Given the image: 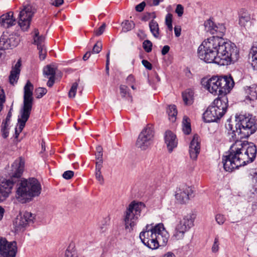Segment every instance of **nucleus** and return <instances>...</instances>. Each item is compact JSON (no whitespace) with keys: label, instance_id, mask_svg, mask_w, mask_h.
Masks as SVG:
<instances>
[{"label":"nucleus","instance_id":"52","mask_svg":"<svg viewBox=\"0 0 257 257\" xmlns=\"http://www.w3.org/2000/svg\"><path fill=\"white\" fill-rule=\"evenodd\" d=\"M106 27V25L105 23H103L98 29H97L95 31V34L96 36H100L101 35L103 32Z\"/></svg>","mask_w":257,"mask_h":257},{"label":"nucleus","instance_id":"12","mask_svg":"<svg viewBox=\"0 0 257 257\" xmlns=\"http://www.w3.org/2000/svg\"><path fill=\"white\" fill-rule=\"evenodd\" d=\"M202 86L209 92L214 95H219V77L213 76L209 79L203 78L202 79Z\"/></svg>","mask_w":257,"mask_h":257},{"label":"nucleus","instance_id":"50","mask_svg":"<svg viewBox=\"0 0 257 257\" xmlns=\"http://www.w3.org/2000/svg\"><path fill=\"white\" fill-rule=\"evenodd\" d=\"M74 176V172L72 171H66L63 174V177L67 180L71 179Z\"/></svg>","mask_w":257,"mask_h":257},{"label":"nucleus","instance_id":"25","mask_svg":"<svg viewBox=\"0 0 257 257\" xmlns=\"http://www.w3.org/2000/svg\"><path fill=\"white\" fill-rule=\"evenodd\" d=\"M32 109L22 108L21 110V118L18 119L19 123V127L17 128L19 132H21L25 126L26 122L28 120Z\"/></svg>","mask_w":257,"mask_h":257},{"label":"nucleus","instance_id":"54","mask_svg":"<svg viewBox=\"0 0 257 257\" xmlns=\"http://www.w3.org/2000/svg\"><path fill=\"white\" fill-rule=\"evenodd\" d=\"M253 182H257V168L253 169L250 173Z\"/></svg>","mask_w":257,"mask_h":257},{"label":"nucleus","instance_id":"22","mask_svg":"<svg viewBox=\"0 0 257 257\" xmlns=\"http://www.w3.org/2000/svg\"><path fill=\"white\" fill-rule=\"evenodd\" d=\"M165 141L170 153L172 152L173 149L177 146L178 142L176 136L170 131L166 132Z\"/></svg>","mask_w":257,"mask_h":257},{"label":"nucleus","instance_id":"40","mask_svg":"<svg viewBox=\"0 0 257 257\" xmlns=\"http://www.w3.org/2000/svg\"><path fill=\"white\" fill-rule=\"evenodd\" d=\"M152 43L148 40H145L143 43V47L147 53H150L152 50Z\"/></svg>","mask_w":257,"mask_h":257},{"label":"nucleus","instance_id":"64","mask_svg":"<svg viewBox=\"0 0 257 257\" xmlns=\"http://www.w3.org/2000/svg\"><path fill=\"white\" fill-rule=\"evenodd\" d=\"M254 185L252 187V189H250V191L253 194H257V182H254Z\"/></svg>","mask_w":257,"mask_h":257},{"label":"nucleus","instance_id":"2","mask_svg":"<svg viewBox=\"0 0 257 257\" xmlns=\"http://www.w3.org/2000/svg\"><path fill=\"white\" fill-rule=\"evenodd\" d=\"M199 58L206 63L228 65L236 62L239 50L234 43L220 37L212 36L205 40L198 49Z\"/></svg>","mask_w":257,"mask_h":257},{"label":"nucleus","instance_id":"36","mask_svg":"<svg viewBox=\"0 0 257 257\" xmlns=\"http://www.w3.org/2000/svg\"><path fill=\"white\" fill-rule=\"evenodd\" d=\"M43 73L45 77H55V69L54 68L47 65L43 69Z\"/></svg>","mask_w":257,"mask_h":257},{"label":"nucleus","instance_id":"44","mask_svg":"<svg viewBox=\"0 0 257 257\" xmlns=\"http://www.w3.org/2000/svg\"><path fill=\"white\" fill-rule=\"evenodd\" d=\"M156 17V14L154 12L153 13H147L144 15L141 20L143 21H148L151 19H155Z\"/></svg>","mask_w":257,"mask_h":257},{"label":"nucleus","instance_id":"51","mask_svg":"<svg viewBox=\"0 0 257 257\" xmlns=\"http://www.w3.org/2000/svg\"><path fill=\"white\" fill-rule=\"evenodd\" d=\"M175 12L177 14L179 17H181L184 13L183 7L180 4L177 5L175 10Z\"/></svg>","mask_w":257,"mask_h":257},{"label":"nucleus","instance_id":"11","mask_svg":"<svg viewBox=\"0 0 257 257\" xmlns=\"http://www.w3.org/2000/svg\"><path fill=\"white\" fill-rule=\"evenodd\" d=\"M193 193L191 187L188 186H182L177 188L175 194V198L178 203L186 204L188 202Z\"/></svg>","mask_w":257,"mask_h":257},{"label":"nucleus","instance_id":"41","mask_svg":"<svg viewBox=\"0 0 257 257\" xmlns=\"http://www.w3.org/2000/svg\"><path fill=\"white\" fill-rule=\"evenodd\" d=\"M47 92V89L43 87H39L35 90L36 96L37 98L42 97Z\"/></svg>","mask_w":257,"mask_h":257},{"label":"nucleus","instance_id":"13","mask_svg":"<svg viewBox=\"0 0 257 257\" xmlns=\"http://www.w3.org/2000/svg\"><path fill=\"white\" fill-rule=\"evenodd\" d=\"M219 95H226L234 86V82L231 76L219 77Z\"/></svg>","mask_w":257,"mask_h":257},{"label":"nucleus","instance_id":"55","mask_svg":"<svg viewBox=\"0 0 257 257\" xmlns=\"http://www.w3.org/2000/svg\"><path fill=\"white\" fill-rule=\"evenodd\" d=\"M146 3L145 2H142L140 4L136 6V10L139 12H142L144 10L145 7L146 6Z\"/></svg>","mask_w":257,"mask_h":257},{"label":"nucleus","instance_id":"38","mask_svg":"<svg viewBox=\"0 0 257 257\" xmlns=\"http://www.w3.org/2000/svg\"><path fill=\"white\" fill-rule=\"evenodd\" d=\"M78 88V83L77 82L73 83L68 93V96L70 98L75 97L76 91Z\"/></svg>","mask_w":257,"mask_h":257},{"label":"nucleus","instance_id":"47","mask_svg":"<svg viewBox=\"0 0 257 257\" xmlns=\"http://www.w3.org/2000/svg\"><path fill=\"white\" fill-rule=\"evenodd\" d=\"M39 50V57L40 59H45L46 56V50L45 46L41 47V48H37Z\"/></svg>","mask_w":257,"mask_h":257},{"label":"nucleus","instance_id":"20","mask_svg":"<svg viewBox=\"0 0 257 257\" xmlns=\"http://www.w3.org/2000/svg\"><path fill=\"white\" fill-rule=\"evenodd\" d=\"M200 143L199 142V136L195 134L190 143L189 146V154L190 158L193 160H196L200 153Z\"/></svg>","mask_w":257,"mask_h":257},{"label":"nucleus","instance_id":"18","mask_svg":"<svg viewBox=\"0 0 257 257\" xmlns=\"http://www.w3.org/2000/svg\"><path fill=\"white\" fill-rule=\"evenodd\" d=\"M156 225L154 226L153 224H147L140 234L142 242H149L150 239L154 238L156 236Z\"/></svg>","mask_w":257,"mask_h":257},{"label":"nucleus","instance_id":"30","mask_svg":"<svg viewBox=\"0 0 257 257\" xmlns=\"http://www.w3.org/2000/svg\"><path fill=\"white\" fill-rule=\"evenodd\" d=\"M167 112L168 114L169 119L172 122L176 120V116L177 114V110L176 106L175 105H170L168 106L167 110Z\"/></svg>","mask_w":257,"mask_h":257},{"label":"nucleus","instance_id":"9","mask_svg":"<svg viewBox=\"0 0 257 257\" xmlns=\"http://www.w3.org/2000/svg\"><path fill=\"white\" fill-rule=\"evenodd\" d=\"M17 251V242H8L3 237H0V256L3 257H15Z\"/></svg>","mask_w":257,"mask_h":257},{"label":"nucleus","instance_id":"7","mask_svg":"<svg viewBox=\"0 0 257 257\" xmlns=\"http://www.w3.org/2000/svg\"><path fill=\"white\" fill-rule=\"evenodd\" d=\"M155 132L152 124H148L141 131L136 141V146L142 150H146L153 144Z\"/></svg>","mask_w":257,"mask_h":257},{"label":"nucleus","instance_id":"6","mask_svg":"<svg viewBox=\"0 0 257 257\" xmlns=\"http://www.w3.org/2000/svg\"><path fill=\"white\" fill-rule=\"evenodd\" d=\"M195 218L193 213L183 216L175 226L173 237L177 240L183 239L185 233L193 226Z\"/></svg>","mask_w":257,"mask_h":257},{"label":"nucleus","instance_id":"59","mask_svg":"<svg viewBox=\"0 0 257 257\" xmlns=\"http://www.w3.org/2000/svg\"><path fill=\"white\" fill-rule=\"evenodd\" d=\"M126 81L129 85L133 84L135 82V78L133 75L131 74L127 77Z\"/></svg>","mask_w":257,"mask_h":257},{"label":"nucleus","instance_id":"8","mask_svg":"<svg viewBox=\"0 0 257 257\" xmlns=\"http://www.w3.org/2000/svg\"><path fill=\"white\" fill-rule=\"evenodd\" d=\"M35 13V9L30 5L23 7L19 14L18 24L24 31L29 28L32 18Z\"/></svg>","mask_w":257,"mask_h":257},{"label":"nucleus","instance_id":"60","mask_svg":"<svg viewBox=\"0 0 257 257\" xmlns=\"http://www.w3.org/2000/svg\"><path fill=\"white\" fill-rule=\"evenodd\" d=\"M49 80L47 83V85L48 87H51L54 83L55 82V77H48Z\"/></svg>","mask_w":257,"mask_h":257},{"label":"nucleus","instance_id":"58","mask_svg":"<svg viewBox=\"0 0 257 257\" xmlns=\"http://www.w3.org/2000/svg\"><path fill=\"white\" fill-rule=\"evenodd\" d=\"M51 4L55 7H59L62 5L63 3V0H51Z\"/></svg>","mask_w":257,"mask_h":257},{"label":"nucleus","instance_id":"37","mask_svg":"<svg viewBox=\"0 0 257 257\" xmlns=\"http://www.w3.org/2000/svg\"><path fill=\"white\" fill-rule=\"evenodd\" d=\"M135 23L133 22L128 20L125 21L122 23V30L124 32H127L131 31L135 27Z\"/></svg>","mask_w":257,"mask_h":257},{"label":"nucleus","instance_id":"15","mask_svg":"<svg viewBox=\"0 0 257 257\" xmlns=\"http://www.w3.org/2000/svg\"><path fill=\"white\" fill-rule=\"evenodd\" d=\"M204 26L206 31L209 32L212 34H216V37H220V38H222L226 30L223 24H219L216 25L211 20L205 21Z\"/></svg>","mask_w":257,"mask_h":257},{"label":"nucleus","instance_id":"29","mask_svg":"<svg viewBox=\"0 0 257 257\" xmlns=\"http://www.w3.org/2000/svg\"><path fill=\"white\" fill-rule=\"evenodd\" d=\"M250 17L246 12L244 10L240 11L239 24L241 27H245L250 22Z\"/></svg>","mask_w":257,"mask_h":257},{"label":"nucleus","instance_id":"19","mask_svg":"<svg viewBox=\"0 0 257 257\" xmlns=\"http://www.w3.org/2000/svg\"><path fill=\"white\" fill-rule=\"evenodd\" d=\"M35 218L34 215L29 212H25L21 215L20 218L17 217L16 221V225L18 227H25L27 225L33 223Z\"/></svg>","mask_w":257,"mask_h":257},{"label":"nucleus","instance_id":"48","mask_svg":"<svg viewBox=\"0 0 257 257\" xmlns=\"http://www.w3.org/2000/svg\"><path fill=\"white\" fill-rule=\"evenodd\" d=\"M5 101V92L3 89L0 88V111L3 107V103Z\"/></svg>","mask_w":257,"mask_h":257},{"label":"nucleus","instance_id":"24","mask_svg":"<svg viewBox=\"0 0 257 257\" xmlns=\"http://www.w3.org/2000/svg\"><path fill=\"white\" fill-rule=\"evenodd\" d=\"M21 61L19 59L15 66L12 67L9 76V82L11 84L14 85L17 83L19 78L21 71Z\"/></svg>","mask_w":257,"mask_h":257},{"label":"nucleus","instance_id":"56","mask_svg":"<svg viewBox=\"0 0 257 257\" xmlns=\"http://www.w3.org/2000/svg\"><path fill=\"white\" fill-rule=\"evenodd\" d=\"M172 17L173 15L170 13H168L166 15L165 18V24L166 25L172 24Z\"/></svg>","mask_w":257,"mask_h":257},{"label":"nucleus","instance_id":"61","mask_svg":"<svg viewBox=\"0 0 257 257\" xmlns=\"http://www.w3.org/2000/svg\"><path fill=\"white\" fill-rule=\"evenodd\" d=\"M109 55H110V52H108L106 55V71L108 74L109 73L108 65L109 64Z\"/></svg>","mask_w":257,"mask_h":257},{"label":"nucleus","instance_id":"33","mask_svg":"<svg viewBox=\"0 0 257 257\" xmlns=\"http://www.w3.org/2000/svg\"><path fill=\"white\" fill-rule=\"evenodd\" d=\"M102 148L101 146H98L96 148L95 158L96 159V166L99 165L102 166Z\"/></svg>","mask_w":257,"mask_h":257},{"label":"nucleus","instance_id":"21","mask_svg":"<svg viewBox=\"0 0 257 257\" xmlns=\"http://www.w3.org/2000/svg\"><path fill=\"white\" fill-rule=\"evenodd\" d=\"M215 99L211 105L219 111H223V114H225L228 107V99L226 95H221Z\"/></svg>","mask_w":257,"mask_h":257},{"label":"nucleus","instance_id":"32","mask_svg":"<svg viewBox=\"0 0 257 257\" xmlns=\"http://www.w3.org/2000/svg\"><path fill=\"white\" fill-rule=\"evenodd\" d=\"M183 131L186 135H189L191 132L190 119L186 116L183 119Z\"/></svg>","mask_w":257,"mask_h":257},{"label":"nucleus","instance_id":"62","mask_svg":"<svg viewBox=\"0 0 257 257\" xmlns=\"http://www.w3.org/2000/svg\"><path fill=\"white\" fill-rule=\"evenodd\" d=\"M170 50V47L168 45H165L163 47L161 53L163 55H165L168 53Z\"/></svg>","mask_w":257,"mask_h":257},{"label":"nucleus","instance_id":"57","mask_svg":"<svg viewBox=\"0 0 257 257\" xmlns=\"http://www.w3.org/2000/svg\"><path fill=\"white\" fill-rule=\"evenodd\" d=\"M143 65L148 70L152 69V64L147 60H143L142 61Z\"/></svg>","mask_w":257,"mask_h":257},{"label":"nucleus","instance_id":"17","mask_svg":"<svg viewBox=\"0 0 257 257\" xmlns=\"http://www.w3.org/2000/svg\"><path fill=\"white\" fill-rule=\"evenodd\" d=\"M156 239L158 240L159 246H164L168 241L169 234L166 230L163 223L156 225Z\"/></svg>","mask_w":257,"mask_h":257},{"label":"nucleus","instance_id":"43","mask_svg":"<svg viewBox=\"0 0 257 257\" xmlns=\"http://www.w3.org/2000/svg\"><path fill=\"white\" fill-rule=\"evenodd\" d=\"M8 126V124H7V123H4V122H3L2 124L1 132L2 133V136L4 138H7L9 136Z\"/></svg>","mask_w":257,"mask_h":257},{"label":"nucleus","instance_id":"42","mask_svg":"<svg viewBox=\"0 0 257 257\" xmlns=\"http://www.w3.org/2000/svg\"><path fill=\"white\" fill-rule=\"evenodd\" d=\"M219 237L218 236H216L215 237L214 241L213 244L212 245L211 250L213 252L216 253L219 250Z\"/></svg>","mask_w":257,"mask_h":257},{"label":"nucleus","instance_id":"49","mask_svg":"<svg viewBox=\"0 0 257 257\" xmlns=\"http://www.w3.org/2000/svg\"><path fill=\"white\" fill-rule=\"evenodd\" d=\"M216 222L220 225L223 224L225 221V217L223 215L218 214L216 215Z\"/></svg>","mask_w":257,"mask_h":257},{"label":"nucleus","instance_id":"16","mask_svg":"<svg viewBox=\"0 0 257 257\" xmlns=\"http://www.w3.org/2000/svg\"><path fill=\"white\" fill-rule=\"evenodd\" d=\"M223 115V111H219L210 105L203 114V118L206 122H214L220 119Z\"/></svg>","mask_w":257,"mask_h":257},{"label":"nucleus","instance_id":"27","mask_svg":"<svg viewBox=\"0 0 257 257\" xmlns=\"http://www.w3.org/2000/svg\"><path fill=\"white\" fill-rule=\"evenodd\" d=\"M182 98L186 105H190L194 102V91L191 89H188L182 93Z\"/></svg>","mask_w":257,"mask_h":257},{"label":"nucleus","instance_id":"31","mask_svg":"<svg viewBox=\"0 0 257 257\" xmlns=\"http://www.w3.org/2000/svg\"><path fill=\"white\" fill-rule=\"evenodd\" d=\"M149 27L153 35L156 38H158L160 33L158 23L154 20H152L149 23Z\"/></svg>","mask_w":257,"mask_h":257},{"label":"nucleus","instance_id":"45","mask_svg":"<svg viewBox=\"0 0 257 257\" xmlns=\"http://www.w3.org/2000/svg\"><path fill=\"white\" fill-rule=\"evenodd\" d=\"M120 93L122 97H125L127 95H129L128 88L124 85H121L119 87Z\"/></svg>","mask_w":257,"mask_h":257},{"label":"nucleus","instance_id":"10","mask_svg":"<svg viewBox=\"0 0 257 257\" xmlns=\"http://www.w3.org/2000/svg\"><path fill=\"white\" fill-rule=\"evenodd\" d=\"M20 41L19 37L15 34L9 36L3 35L0 37V50L13 49L18 46Z\"/></svg>","mask_w":257,"mask_h":257},{"label":"nucleus","instance_id":"14","mask_svg":"<svg viewBox=\"0 0 257 257\" xmlns=\"http://www.w3.org/2000/svg\"><path fill=\"white\" fill-rule=\"evenodd\" d=\"M33 85L30 81H28L24 87L23 108L32 109L33 102Z\"/></svg>","mask_w":257,"mask_h":257},{"label":"nucleus","instance_id":"35","mask_svg":"<svg viewBox=\"0 0 257 257\" xmlns=\"http://www.w3.org/2000/svg\"><path fill=\"white\" fill-rule=\"evenodd\" d=\"M146 246L152 249L158 248L159 246L158 240L156 239V236L154 238L150 239L149 242L146 241L143 243Z\"/></svg>","mask_w":257,"mask_h":257},{"label":"nucleus","instance_id":"5","mask_svg":"<svg viewBox=\"0 0 257 257\" xmlns=\"http://www.w3.org/2000/svg\"><path fill=\"white\" fill-rule=\"evenodd\" d=\"M19 164V166L11 179H4L0 182V202L4 201L8 197L14 184L19 180L21 176L24 162L21 159Z\"/></svg>","mask_w":257,"mask_h":257},{"label":"nucleus","instance_id":"3","mask_svg":"<svg viewBox=\"0 0 257 257\" xmlns=\"http://www.w3.org/2000/svg\"><path fill=\"white\" fill-rule=\"evenodd\" d=\"M42 187L39 181L35 178L25 179L19 184L16 192V198L19 202L26 203L41 194Z\"/></svg>","mask_w":257,"mask_h":257},{"label":"nucleus","instance_id":"23","mask_svg":"<svg viewBox=\"0 0 257 257\" xmlns=\"http://www.w3.org/2000/svg\"><path fill=\"white\" fill-rule=\"evenodd\" d=\"M13 12H10L0 17V25L8 28L16 24V20L13 18Z\"/></svg>","mask_w":257,"mask_h":257},{"label":"nucleus","instance_id":"46","mask_svg":"<svg viewBox=\"0 0 257 257\" xmlns=\"http://www.w3.org/2000/svg\"><path fill=\"white\" fill-rule=\"evenodd\" d=\"M102 49V44L101 42H97L93 46L92 53L97 54L99 53Z\"/></svg>","mask_w":257,"mask_h":257},{"label":"nucleus","instance_id":"53","mask_svg":"<svg viewBox=\"0 0 257 257\" xmlns=\"http://www.w3.org/2000/svg\"><path fill=\"white\" fill-rule=\"evenodd\" d=\"M164 0H146L147 4L150 6H156L159 5L160 3L163 2Z\"/></svg>","mask_w":257,"mask_h":257},{"label":"nucleus","instance_id":"4","mask_svg":"<svg viewBox=\"0 0 257 257\" xmlns=\"http://www.w3.org/2000/svg\"><path fill=\"white\" fill-rule=\"evenodd\" d=\"M145 208V204L141 202L133 201L128 205L124 212V221L126 229H133L141 215V212Z\"/></svg>","mask_w":257,"mask_h":257},{"label":"nucleus","instance_id":"34","mask_svg":"<svg viewBox=\"0 0 257 257\" xmlns=\"http://www.w3.org/2000/svg\"><path fill=\"white\" fill-rule=\"evenodd\" d=\"M250 53L252 56V64L254 65V67H256L257 69V42H255L253 43Z\"/></svg>","mask_w":257,"mask_h":257},{"label":"nucleus","instance_id":"28","mask_svg":"<svg viewBox=\"0 0 257 257\" xmlns=\"http://www.w3.org/2000/svg\"><path fill=\"white\" fill-rule=\"evenodd\" d=\"M34 43L37 46V48H41V47L45 46L44 44L45 37L42 35L39 36V30L37 29L34 30Z\"/></svg>","mask_w":257,"mask_h":257},{"label":"nucleus","instance_id":"26","mask_svg":"<svg viewBox=\"0 0 257 257\" xmlns=\"http://www.w3.org/2000/svg\"><path fill=\"white\" fill-rule=\"evenodd\" d=\"M244 91L246 99L251 101L257 99V86L256 85L252 84L250 86H246L244 87Z\"/></svg>","mask_w":257,"mask_h":257},{"label":"nucleus","instance_id":"1","mask_svg":"<svg viewBox=\"0 0 257 257\" xmlns=\"http://www.w3.org/2000/svg\"><path fill=\"white\" fill-rule=\"evenodd\" d=\"M237 118L238 122L235 126L230 121L225 124L228 139L230 142H234L230 146L229 154L223 158V168L228 172L252 162L256 155L254 144L241 140L256 132L257 124L255 119L249 115H240Z\"/></svg>","mask_w":257,"mask_h":257},{"label":"nucleus","instance_id":"63","mask_svg":"<svg viewBox=\"0 0 257 257\" xmlns=\"http://www.w3.org/2000/svg\"><path fill=\"white\" fill-rule=\"evenodd\" d=\"M181 29L180 28V27H175L174 28L175 34V36L177 37H179L180 36V35H181Z\"/></svg>","mask_w":257,"mask_h":257},{"label":"nucleus","instance_id":"39","mask_svg":"<svg viewBox=\"0 0 257 257\" xmlns=\"http://www.w3.org/2000/svg\"><path fill=\"white\" fill-rule=\"evenodd\" d=\"M101 167L102 166H99V165L96 166L95 177L96 179L100 182V184H102L103 183V178L100 171Z\"/></svg>","mask_w":257,"mask_h":257}]
</instances>
